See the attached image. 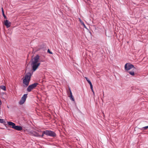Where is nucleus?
<instances>
[{
	"instance_id": "nucleus-7",
	"label": "nucleus",
	"mask_w": 148,
	"mask_h": 148,
	"mask_svg": "<svg viewBox=\"0 0 148 148\" xmlns=\"http://www.w3.org/2000/svg\"><path fill=\"white\" fill-rule=\"evenodd\" d=\"M134 68V66L130 63H126L125 66V70L128 71Z\"/></svg>"
},
{
	"instance_id": "nucleus-20",
	"label": "nucleus",
	"mask_w": 148,
	"mask_h": 148,
	"mask_svg": "<svg viewBox=\"0 0 148 148\" xmlns=\"http://www.w3.org/2000/svg\"><path fill=\"white\" fill-rule=\"evenodd\" d=\"M144 129L146 130L148 128V126L143 127Z\"/></svg>"
},
{
	"instance_id": "nucleus-15",
	"label": "nucleus",
	"mask_w": 148,
	"mask_h": 148,
	"mask_svg": "<svg viewBox=\"0 0 148 148\" xmlns=\"http://www.w3.org/2000/svg\"><path fill=\"white\" fill-rule=\"evenodd\" d=\"M90 88L92 90V92H94V90H93V86H92V84H91V85H90Z\"/></svg>"
},
{
	"instance_id": "nucleus-8",
	"label": "nucleus",
	"mask_w": 148,
	"mask_h": 148,
	"mask_svg": "<svg viewBox=\"0 0 148 148\" xmlns=\"http://www.w3.org/2000/svg\"><path fill=\"white\" fill-rule=\"evenodd\" d=\"M3 24L7 28L11 26V23L8 20L4 21Z\"/></svg>"
},
{
	"instance_id": "nucleus-12",
	"label": "nucleus",
	"mask_w": 148,
	"mask_h": 148,
	"mask_svg": "<svg viewBox=\"0 0 148 148\" xmlns=\"http://www.w3.org/2000/svg\"><path fill=\"white\" fill-rule=\"evenodd\" d=\"M3 90H6V87L4 86H1L0 87Z\"/></svg>"
},
{
	"instance_id": "nucleus-13",
	"label": "nucleus",
	"mask_w": 148,
	"mask_h": 148,
	"mask_svg": "<svg viewBox=\"0 0 148 148\" xmlns=\"http://www.w3.org/2000/svg\"><path fill=\"white\" fill-rule=\"evenodd\" d=\"M69 97H70V99L73 101H74V98L73 97V95H71V96H70Z\"/></svg>"
},
{
	"instance_id": "nucleus-16",
	"label": "nucleus",
	"mask_w": 148,
	"mask_h": 148,
	"mask_svg": "<svg viewBox=\"0 0 148 148\" xmlns=\"http://www.w3.org/2000/svg\"><path fill=\"white\" fill-rule=\"evenodd\" d=\"M0 122L1 123H3L4 122V120L3 119H0Z\"/></svg>"
},
{
	"instance_id": "nucleus-5",
	"label": "nucleus",
	"mask_w": 148,
	"mask_h": 148,
	"mask_svg": "<svg viewBox=\"0 0 148 148\" xmlns=\"http://www.w3.org/2000/svg\"><path fill=\"white\" fill-rule=\"evenodd\" d=\"M38 85L37 83H34L29 86L27 88V90L29 92H31L32 90L35 88Z\"/></svg>"
},
{
	"instance_id": "nucleus-10",
	"label": "nucleus",
	"mask_w": 148,
	"mask_h": 148,
	"mask_svg": "<svg viewBox=\"0 0 148 148\" xmlns=\"http://www.w3.org/2000/svg\"><path fill=\"white\" fill-rule=\"evenodd\" d=\"M129 73L132 76H134L135 75V73L134 71H129Z\"/></svg>"
},
{
	"instance_id": "nucleus-4",
	"label": "nucleus",
	"mask_w": 148,
	"mask_h": 148,
	"mask_svg": "<svg viewBox=\"0 0 148 148\" xmlns=\"http://www.w3.org/2000/svg\"><path fill=\"white\" fill-rule=\"evenodd\" d=\"M43 133L45 134L47 136L52 137H55L56 135L54 132L51 130H46L43 131Z\"/></svg>"
},
{
	"instance_id": "nucleus-3",
	"label": "nucleus",
	"mask_w": 148,
	"mask_h": 148,
	"mask_svg": "<svg viewBox=\"0 0 148 148\" xmlns=\"http://www.w3.org/2000/svg\"><path fill=\"white\" fill-rule=\"evenodd\" d=\"M8 124L10 126H12V127L18 131H21L22 130V127L20 126H16L15 124L10 121H9L7 122Z\"/></svg>"
},
{
	"instance_id": "nucleus-6",
	"label": "nucleus",
	"mask_w": 148,
	"mask_h": 148,
	"mask_svg": "<svg viewBox=\"0 0 148 148\" xmlns=\"http://www.w3.org/2000/svg\"><path fill=\"white\" fill-rule=\"evenodd\" d=\"M27 94H24L21 98V99L19 102V103L20 105L23 104L25 102L26 99L27 97Z\"/></svg>"
},
{
	"instance_id": "nucleus-19",
	"label": "nucleus",
	"mask_w": 148,
	"mask_h": 148,
	"mask_svg": "<svg viewBox=\"0 0 148 148\" xmlns=\"http://www.w3.org/2000/svg\"><path fill=\"white\" fill-rule=\"evenodd\" d=\"M3 16L4 17V18L5 19H7V17L5 16L4 13H3Z\"/></svg>"
},
{
	"instance_id": "nucleus-23",
	"label": "nucleus",
	"mask_w": 148,
	"mask_h": 148,
	"mask_svg": "<svg viewBox=\"0 0 148 148\" xmlns=\"http://www.w3.org/2000/svg\"><path fill=\"white\" fill-rule=\"evenodd\" d=\"M93 95H95V92H93Z\"/></svg>"
},
{
	"instance_id": "nucleus-14",
	"label": "nucleus",
	"mask_w": 148,
	"mask_h": 148,
	"mask_svg": "<svg viewBox=\"0 0 148 148\" xmlns=\"http://www.w3.org/2000/svg\"><path fill=\"white\" fill-rule=\"evenodd\" d=\"M90 88L92 90V92H94V90H93V86H92V84H91V85H90Z\"/></svg>"
},
{
	"instance_id": "nucleus-17",
	"label": "nucleus",
	"mask_w": 148,
	"mask_h": 148,
	"mask_svg": "<svg viewBox=\"0 0 148 148\" xmlns=\"http://www.w3.org/2000/svg\"><path fill=\"white\" fill-rule=\"evenodd\" d=\"M47 52L50 54H52V53L50 51L49 49H48L47 50Z\"/></svg>"
},
{
	"instance_id": "nucleus-21",
	"label": "nucleus",
	"mask_w": 148,
	"mask_h": 148,
	"mask_svg": "<svg viewBox=\"0 0 148 148\" xmlns=\"http://www.w3.org/2000/svg\"><path fill=\"white\" fill-rule=\"evenodd\" d=\"M1 10H2V14H3V13H4V12L3 9V8H1Z\"/></svg>"
},
{
	"instance_id": "nucleus-22",
	"label": "nucleus",
	"mask_w": 148,
	"mask_h": 148,
	"mask_svg": "<svg viewBox=\"0 0 148 148\" xmlns=\"http://www.w3.org/2000/svg\"><path fill=\"white\" fill-rule=\"evenodd\" d=\"M79 20L80 21H81V23H82V25L84 26H85V25L84 24V23L83 22H82L81 21V20L80 19Z\"/></svg>"
},
{
	"instance_id": "nucleus-24",
	"label": "nucleus",
	"mask_w": 148,
	"mask_h": 148,
	"mask_svg": "<svg viewBox=\"0 0 148 148\" xmlns=\"http://www.w3.org/2000/svg\"><path fill=\"white\" fill-rule=\"evenodd\" d=\"M1 129H3V128H1Z\"/></svg>"
},
{
	"instance_id": "nucleus-2",
	"label": "nucleus",
	"mask_w": 148,
	"mask_h": 148,
	"mask_svg": "<svg viewBox=\"0 0 148 148\" xmlns=\"http://www.w3.org/2000/svg\"><path fill=\"white\" fill-rule=\"evenodd\" d=\"M31 77V75L29 73H27L25 75L23 81V85L24 87H26L28 85Z\"/></svg>"
},
{
	"instance_id": "nucleus-18",
	"label": "nucleus",
	"mask_w": 148,
	"mask_h": 148,
	"mask_svg": "<svg viewBox=\"0 0 148 148\" xmlns=\"http://www.w3.org/2000/svg\"><path fill=\"white\" fill-rule=\"evenodd\" d=\"M69 92H70V96H71V95H72V92H71V89L70 88H69Z\"/></svg>"
},
{
	"instance_id": "nucleus-11",
	"label": "nucleus",
	"mask_w": 148,
	"mask_h": 148,
	"mask_svg": "<svg viewBox=\"0 0 148 148\" xmlns=\"http://www.w3.org/2000/svg\"><path fill=\"white\" fill-rule=\"evenodd\" d=\"M85 78L88 83L90 85H91V84H92V83L88 79V78L87 77H85Z\"/></svg>"
},
{
	"instance_id": "nucleus-1",
	"label": "nucleus",
	"mask_w": 148,
	"mask_h": 148,
	"mask_svg": "<svg viewBox=\"0 0 148 148\" xmlns=\"http://www.w3.org/2000/svg\"><path fill=\"white\" fill-rule=\"evenodd\" d=\"M44 60H42L38 55H37L32 59V69L34 71H35L38 68V66L40 64L39 62H43Z\"/></svg>"
},
{
	"instance_id": "nucleus-9",
	"label": "nucleus",
	"mask_w": 148,
	"mask_h": 148,
	"mask_svg": "<svg viewBox=\"0 0 148 148\" xmlns=\"http://www.w3.org/2000/svg\"><path fill=\"white\" fill-rule=\"evenodd\" d=\"M45 134H44L43 133V131L42 132V135L40 136V135H39L38 134H37L35 136H39V137H43V136H44V135Z\"/></svg>"
}]
</instances>
